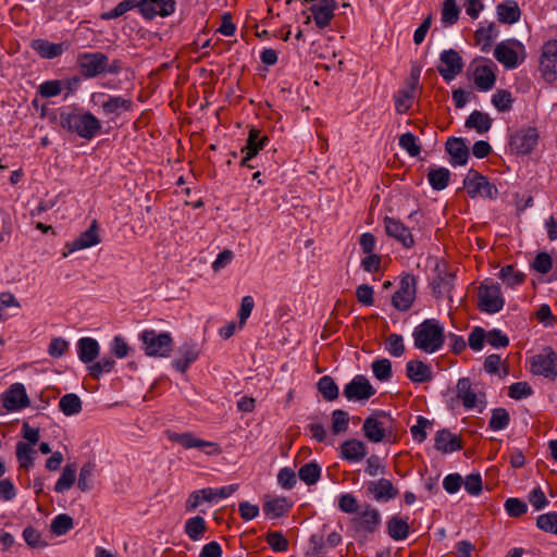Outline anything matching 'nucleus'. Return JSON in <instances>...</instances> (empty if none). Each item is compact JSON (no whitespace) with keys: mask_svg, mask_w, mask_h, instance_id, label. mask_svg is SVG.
<instances>
[{"mask_svg":"<svg viewBox=\"0 0 557 557\" xmlns=\"http://www.w3.org/2000/svg\"><path fill=\"white\" fill-rule=\"evenodd\" d=\"M460 10L456 0H444L442 7V22L446 25H454L459 18Z\"/></svg>","mask_w":557,"mask_h":557,"instance_id":"nucleus-49","label":"nucleus"},{"mask_svg":"<svg viewBox=\"0 0 557 557\" xmlns=\"http://www.w3.org/2000/svg\"><path fill=\"white\" fill-rule=\"evenodd\" d=\"M413 103L412 89H401L395 96V109L397 113H406Z\"/></svg>","mask_w":557,"mask_h":557,"instance_id":"nucleus-53","label":"nucleus"},{"mask_svg":"<svg viewBox=\"0 0 557 557\" xmlns=\"http://www.w3.org/2000/svg\"><path fill=\"white\" fill-rule=\"evenodd\" d=\"M376 393L364 375H356L345 385L343 394L348 400L361 401L371 398Z\"/></svg>","mask_w":557,"mask_h":557,"instance_id":"nucleus-14","label":"nucleus"},{"mask_svg":"<svg viewBox=\"0 0 557 557\" xmlns=\"http://www.w3.org/2000/svg\"><path fill=\"white\" fill-rule=\"evenodd\" d=\"M510 416L505 408H495L492 411V417L488 426L494 431L504 430L509 425Z\"/></svg>","mask_w":557,"mask_h":557,"instance_id":"nucleus-50","label":"nucleus"},{"mask_svg":"<svg viewBox=\"0 0 557 557\" xmlns=\"http://www.w3.org/2000/svg\"><path fill=\"white\" fill-rule=\"evenodd\" d=\"M539 132L535 127L518 129L510 136L509 146L517 154H529L537 146Z\"/></svg>","mask_w":557,"mask_h":557,"instance_id":"nucleus-11","label":"nucleus"},{"mask_svg":"<svg viewBox=\"0 0 557 557\" xmlns=\"http://www.w3.org/2000/svg\"><path fill=\"white\" fill-rule=\"evenodd\" d=\"M298 475L307 485H313L320 480L321 467L314 461L305 463L300 467Z\"/></svg>","mask_w":557,"mask_h":557,"instance_id":"nucleus-46","label":"nucleus"},{"mask_svg":"<svg viewBox=\"0 0 557 557\" xmlns=\"http://www.w3.org/2000/svg\"><path fill=\"white\" fill-rule=\"evenodd\" d=\"M367 455V447L359 440H347L341 445V457L348 461H360Z\"/></svg>","mask_w":557,"mask_h":557,"instance_id":"nucleus-30","label":"nucleus"},{"mask_svg":"<svg viewBox=\"0 0 557 557\" xmlns=\"http://www.w3.org/2000/svg\"><path fill=\"white\" fill-rule=\"evenodd\" d=\"M440 60L444 66H438L437 71L446 82L454 79L458 74L462 72V58L456 50H444L441 53Z\"/></svg>","mask_w":557,"mask_h":557,"instance_id":"nucleus-17","label":"nucleus"},{"mask_svg":"<svg viewBox=\"0 0 557 557\" xmlns=\"http://www.w3.org/2000/svg\"><path fill=\"white\" fill-rule=\"evenodd\" d=\"M382 522L380 511L370 504H366L355 517L350 519V523L356 533L373 534Z\"/></svg>","mask_w":557,"mask_h":557,"instance_id":"nucleus-6","label":"nucleus"},{"mask_svg":"<svg viewBox=\"0 0 557 557\" xmlns=\"http://www.w3.org/2000/svg\"><path fill=\"white\" fill-rule=\"evenodd\" d=\"M399 146L405 149L410 157H417L421 152V146L411 133H405L399 137Z\"/></svg>","mask_w":557,"mask_h":557,"instance_id":"nucleus-58","label":"nucleus"},{"mask_svg":"<svg viewBox=\"0 0 557 557\" xmlns=\"http://www.w3.org/2000/svg\"><path fill=\"white\" fill-rule=\"evenodd\" d=\"M478 298L479 309L486 313L499 312L505 305L500 287L497 284L482 283L479 287Z\"/></svg>","mask_w":557,"mask_h":557,"instance_id":"nucleus-9","label":"nucleus"},{"mask_svg":"<svg viewBox=\"0 0 557 557\" xmlns=\"http://www.w3.org/2000/svg\"><path fill=\"white\" fill-rule=\"evenodd\" d=\"M497 36L496 26L491 23L488 26H481L474 33L475 45L481 46V50L484 52L490 51L492 42Z\"/></svg>","mask_w":557,"mask_h":557,"instance_id":"nucleus-38","label":"nucleus"},{"mask_svg":"<svg viewBox=\"0 0 557 557\" xmlns=\"http://www.w3.org/2000/svg\"><path fill=\"white\" fill-rule=\"evenodd\" d=\"M107 54L103 52H83L77 55V66L84 78H94L104 73Z\"/></svg>","mask_w":557,"mask_h":557,"instance_id":"nucleus-10","label":"nucleus"},{"mask_svg":"<svg viewBox=\"0 0 557 557\" xmlns=\"http://www.w3.org/2000/svg\"><path fill=\"white\" fill-rule=\"evenodd\" d=\"M368 493L373 495L377 502H387L398 496V490L388 479L370 481L367 486Z\"/></svg>","mask_w":557,"mask_h":557,"instance_id":"nucleus-22","label":"nucleus"},{"mask_svg":"<svg viewBox=\"0 0 557 557\" xmlns=\"http://www.w3.org/2000/svg\"><path fill=\"white\" fill-rule=\"evenodd\" d=\"M496 12L498 21L504 24L517 23L521 16L520 8L513 0L499 3L496 8Z\"/></svg>","mask_w":557,"mask_h":557,"instance_id":"nucleus-35","label":"nucleus"},{"mask_svg":"<svg viewBox=\"0 0 557 557\" xmlns=\"http://www.w3.org/2000/svg\"><path fill=\"white\" fill-rule=\"evenodd\" d=\"M174 11V0H140V14L147 20H152L157 15L165 17Z\"/></svg>","mask_w":557,"mask_h":557,"instance_id":"nucleus-19","label":"nucleus"},{"mask_svg":"<svg viewBox=\"0 0 557 557\" xmlns=\"http://www.w3.org/2000/svg\"><path fill=\"white\" fill-rule=\"evenodd\" d=\"M530 370L535 375L555 380L557 377V354L547 346L542 352L530 358Z\"/></svg>","mask_w":557,"mask_h":557,"instance_id":"nucleus-5","label":"nucleus"},{"mask_svg":"<svg viewBox=\"0 0 557 557\" xmlns=\"http://www.w3.org/2000/svg\"><path fill=\"white\" fill-rule=\"evenodd\" d=\"M269 141L270 139L268 136L261 135L259 129L251 127L242 152L248 154V158H255L259 151L269 144Z\"/></svg>","mask_w":557,"mask_h":557,"instance_id":"nucleus-29","label":"nucleus"},{"mask_svg":"<svg viewBox=\"0 0 557 557\" xmlns=\"http://www.w3.org/2000/svg\"><path fill=\"white\" fill-rule=\"evenodd\" d=\"M349 425V416L342 409H336L332 412V432L339 434L347 431Z\"/></svg>","mask_w":557,"mask_h":557,"instance_id":"nucleus-54","label":"nucleus"},{"mask_svg":"<svg viewBox=\"0 0 557 557\" xmlns=\"http://www.w3.org/2000/svg\"><path fill=\"white\" fill-rule=\"evenodd\" d=\"M414 347L426 354L441 350L445 344L444 326L436 319H425L412 333Z\"/></svg>","mask_w":557,"mask_h":557,"instance_id":"nucleus-2","label":"nucleus"},{"mask_svg":"<svg viewBox=\"0 0 557 557\" xmlns=\"http://www.w3.org/2000/svg\"><path fill=\"white\" fill-rule=\"evenodd\" d=\"M513 47L522 48V44L517 39H512L509 44L500 42L494 49L495 59L505 65L507 69H515L518 66V54Z\"/></svg>","mask_w":557,"mask_h":557,"instance_id":"nucleus-21","label":"nucleus"},{"mask_svg":"<svg viewBox=\"0 0 557 557\" xmlns=\"http://www.w3.org/2000/svg\"><path fill=\"white\" fill-rule=\"evenodd\" d=\"M2 407L7 411H17L29 406L25 386L22 383L12 384L1 396Z\"/></svg>","mask_w":557,"mask_h":557,"instance_id":"nucleus-15","label":"nucleus"},{"mask_svg":"<svg viewBox=\"0 0 557 557\" xmlns=\"http://www.w3.org/2000/svg\"><path fill=\"white\" fill-rule=\"evenodd\" d=\"M513 102L515 98L511 92L506 89L497 90L492 97V103L499 112L510 111Z\"/></svg>","mask_w":557,"mask_h":557,"instance_id":"nucleus-47","label":"nucleus"},{"mask_svg":"<svg viewBox=\"0 0 557 557\" xmlns=\"http://www.w3.org/2000/svg\"><path fill=\"white\" fill-rule=\"evenodd\" d=\"M76 479V465L69 463L63 468L62 474L55 483L54 491L63 493L70 490Z\"/></svg>","mask_w":557,"mask_h":557,"instance_id":"nucleus-42","label":"nucleus"},{"mask_svg":"<svg viewBox=\"0 0 557 557\" xmlns=\"http://www.w3.org/2000/svg\"><path fill=\"white\" fill-rule=\"evenodd\" d=\"M99 344L91 337H83L77 343L78 357L82 362L90 363L99 355Z\"/></svg>","mask_w":557,"mask_h":557,"instance_id":"nucleus-36","label":"nucleus"},{"mask_svg":"<svg viewBox=\"0 0 557 557\" xmlns=\"http://www.w3.org/2000/svg\"><path fill=\"white\" fill-rule=\"evenodd\" d=\"M338 508L345 513H357L359 511L358 500L350 493L343 494L338 498Z\"/></svg>","mask_w":557,"mask_h":557,"instance_id":"nucleus-64","label":"nucleus"},{"mask_svg":"<svg viewBox=\"0 0 557 557\" xmlns=\"http://www.w3.org/2000/svg\"><path fill=\"white\" fill-rule=\"evenodd\" d=\"M417 295V278L406 273L401 276L398 289L392 297V305L399 311H408Z\"/></svg>","mask_w":557,"mask_h":557,"instance_id":"nucleus-8","label":"nucleus"},{"mask_svg":"<svg viewBox=\"0 0 557 557\" xmlns=\"http://www.w3.org/2000/svg\"><path fill=\"white\" fill-rule=\"evenodd\" d=\"M493 120L487 113L474 110L466 120L465 126L473 128L479 134H484L490 131Z\"/></svg>","mask_w":557,"mask_h":557,"instance_id":"nucleus-37","label":"nucleus"},{"mask_svg":"<svg viewBox=\"0 0 557 557\" xmlns=\"http://www.w3.org/2000/svg\"><path fill=\"white\" fill-rule=\"evenodd\" d=\"M457 398L462 403L463 407L467 410L474 409L482 405V408L485 405V394H478L472 388V383L469 377H461L457 382L456 386Z\"/></svg>","mask_w":557,"mask_h":557,"instance_id":"nucleus-16","label":"nucleus"},{"mask_svg":"<svg viewBox=\"0 0 557 557\" xmlns=\"http://www.w3.org/2000/svg\"><path fill=\"white\" fill-rule=\"evenodd\" d=\"M134 102L121 96H109L101 103V109L106 115H120L122 111H131Z\"/></svg>","mask_w":557,"mask_h":557,"instance_id":"nucleus-34","label":"nucleus"},{"mask_svg":"<svg viewBox=\"0 0 557 557\" xmlns=\"http://www.w3.org/2000/svg\"><path fill=\"white\" fill-rule=\"evenodd\" d=\"M434 441L435 449L444 454L454 453L462 449L461 438L453 434L447 429L437 431Z\"/></svg>","mask_w":557,"mask_h":557,"instance_id":"nucleus-23","label":"nucleus"},{"mask_svg":"<svg viewBox=\"0 0 557 557\" xmlns=\"http://www.w3.org/2000/svg\"><path fill=\"white\" fill-rule=\"evenodd\" d=\"M73 528V519L65 515H58L51 522V532L57 535L66 534Z\"/></svg>","mask_w":557,"mask_h":557,"instance_id":"nucleus-57","label":"nucleus"},{"mask_svg":"<svg viewBox=\"0 0 557 557\" xmlns=\"http://www.w3.org/2000/svg\"><path fill=\"white\" fill-rule=\"evenodd\" d=\"M178 351L182 357L173 360V367L177 371L185 373L189 366L198 359L199 350L196 345L185 343L180 347Z\"/></svg>","mask_w":557,"mask_h":557,"instance_id":"nucleus-31","label":"nucleus"},{"mask_svg":"<svg viewBox=\"0 0 557 557\" xmlns=\"http://www.w3.org/2000/svg\"><path fill=\"white\" fill-rule=\"evenodd\" d=\"M265 541L274 552H285L288 549L289 543L281 532H268Z\"/></svg>","mask_w":557,"mask_h":557,"instance_id":"nucleus-59","label":"nucleus"},{"mask_svg":"<svg viewBox=\"0 0 557 557\" xmlns=\"http://www.w3.org/2000/svg\"><path fill=\"white\" fill-rule=\"evenodd\" d=\"M60 125L69 133L90 140L101 131V122L90 112H83L74 109L71 112H61Z\"/></svg>","mask_w":557,"mask_h":557,"instance_id":"nucleus-1","label":"nucleus"},{"mask_svg":"<svg viewBox=\"0 0 557 557\" xmlns=\"http://www.w3.org/2000/svg\"><path fill=\"white\" fill-rule=\"evenodd\" d=\"M59 408L65 416L77 414L82 411V400L76 394H65L59 401Z\"/></svg>","mask_w":557,"mask_h":557,"instance_id":"nucleus-45","label":"nucleus"},{"mask_svg":"<svg viewBox=\"0 0 557 557\" xmlns=\"http://www.w3.org/2000/svg\"><path fill=\"white\" fill-rule=\"evenodd\" d=\"M386 529L391 539L394 541H404L408 537L410 532L408 518L393 516L386 522Z\"/></svg>","mask_w":557,"mask_h":557,"instance_id":"nucleus-33","label":"nucleus"},{"mask_svg":"<svg viewBox=\"0 0 557 557\" xmlns=\"http://www.w3.org/2000/svg\"><path fill=\"white\" fill-rule=\"evenodd\" d=\"M536 527L544 532L557 535V512L552 511L540 515L536 519Z\"/></svg>","mask_w":557,"mask_h":557,"instance_id":"nucleus-52","label":"nucleus"},{"mask_svg":"<svg viewBox=\"0 0 557 557\" xmlns=\"http://www.w3.org/2000/svg\"><path fill=\"white\" fill-rule=\"evenodd\" d=\"M135 8L140 10V0H124L120 2L114 9L101 13L100 18L103 21L114 20Z\"/></svg>","mask_w":557,"mask_h":557,"instance_id":"nucleus-44","label":"nucleus"},{"mask_svg":"<svg viewBox=\"0 0 557 557\" xmlns=\"http://www.w3.org/2000/svg\"><path fill=\"white\" fill-rule=\"evenodd\" d=\"M115 361L111 357H103L97 362L89 366V374L92 379L99 380L103 373H109L113 370Z\"/></svg>","mask_w":557,"mask_h":557,"instance_id":"nucleus-51","label":"nucleus"},{"mask_svg":"<svg viewBox=\"0 0 557 557\" xmlns=\"http://www.w3.org/2000/svg\"><path fill=\"white\" fill-rule=\"evenodd\" d=\"M336 8L337 2L335 0H318V2L310 5L311 16L307 17L306 23H310L312 17L318 28L323 29L330 26Z\"/></svg>","mask_w":557,"mask_h":557,"instance_id":"nucleus-12","label":"nucleus"},{"mask_svg":"<svg viewBox=\"0 0 557 557\" xmlns=\"http://www.w3.org/2000/svg\"><path fill=\"white\" fill-rule=\"evenodd\" d=\"M30 48L42 59H54L64 52L65 45L64 42H50L47 39H34L30 42Z\"/></svg>","mask_w":557,"mask_h":557,"instance_id":"nucleus-28","label":"nucleus"},{"mask_svg":"<svg viewBox=\"0 0 557 557\" xmlns=\"http://www.w3.org/2000/svg\"><path fill=\"white\" fill-rule=\"evenodd\" d=\"M383 222L387 236L396 239L407 249L414 246L411 231L403 222L391 216H385Z\"/></svg>","mask_w":557,"mask_h":557,"instance_id":"nucleus-18","label":"nucleus"},{"mask_svg":"<svg viewBox=\"0 0 557 557\" xmlns=\"http://www.w3.org/2000/svg\"><path fill=\"white\" fill-rule=\"evenodd\" d=\"M557 39L546 41L541 50L539 71L541 77L548 84L557 81Z\"/></svg>","mask_w":557,"mask_h":557,"instance_id":"nucleus-7","label":"nucleus"},{"mask_svg":"<svg viewBox=\"0 0 557 557\" xmlns=\"http://www.w3.org/2000/svg\"><path fill=\"white\" fill-rule=\"evenodd\" d=\"M499 278L508 287H516L524 283L527 276L524 273L518 271L513 264L504 265L499 271Z\"/></svg>","mask_w":557,"mask_h":557,"instance_id":"nucleus-39","label":"nucleus"},{"mask_svg":"<svg viewBox=\"0 0 557 557\" xmlns=\"http://www.w3.org/2000/svg\"><path fill=\"white\" fill-rule=\"evenodd\" d=\"M293 507V503L287 497H268L263 503V512L270 519L281 518L287 515Z\"/></svg>","mask_w":557,"mask_h":557,"instance_id":"nucleus-26","label":"nucleus"},{"mask_svg":"<svg viewBox=\"0 0 557 557\" xmlns=\"http://www.w3.org/2000/svg\"><path fill=\"white\" fill-rule=\"evenodd\" d=\"M494 63L476 64L473 71V82L478 89L490 90L495 85L496 75L494 73Z\"/></svg>","mask_w":557,"mask_h":557,"instance_id":"nucleus-24","label":"nucleus"},{"mask_svg":"<svg viewBox=\"0 0 557 557\" xmlns=\"http://www.w3.org/2000/svg\"><path fill=\"white\" fill-rule=\"evenodd\" d=\"M386 350L394 357H400L405 352L403 336L396 333L391 334L385 342Z\"/></svg>","mask_w":557,"mask_h":557,"instance_id":"nucleus-60","label":"nucleus"},{"mask_svg":"<svg viewBox=\"0 0 557 557\" xmlns=\"http://www.w3.org/2000/svg\"><path fill=\"white\" fill-rule=\"evenodd\" d=\"M380 417L386 418L387 416L381 411L375 416L368 417L363 422L364 436L372 443H380L386 437L385 423L379 419Z\"/></svg>","mask_w":557,"mask_h":557,"instance_id":"nucleus-20","label":"nucleus"},{"mask_svg":"<svg viewBox=\"0 0 557 557\" xmlns=\"http://www.w3.org/2000/svg\"><path fill=\"white\" fill-rule=\"evenodd\" d=\"M484 342H486V331L481 326L473 327L468 337L469 347L479 351L483 348Z\"/></svg>","mask_w":557,"mask_h":557,"instance_id":"nucleus-61","label":"nucleus"},{"mask_svg":"<svg viewBox=\"0 0 557 557\" xmlns=\"http://www.w3.org/2000/svg\"><path fill=\"white\" fill-rule=\"evenodd\" d=\"M431 426L432 422L429 419L424 418L423 416H418L417 424L410 428L412 438L418 443L424 442L428 436L426 429Z\"/></svg>","mask_w":557,"mask_h":557,"instance_id":"nucleus-56","label":"nucleus"},{"mask_svg":"<svg viewBox=\"0 0 557 557\" xmlns=\"http://www.w3.org/2000/svg\"><path fill=\"white\" fill-rule=\"evenodd\" d=\"M531 267L541 274H547L553 268V259L547 252H539Z\"/></svg>","mask_w":557,"mask_h":557,"instance_id":"nucleus-62","label":"nucleus"},{"mask_svg":"<svg viewBox=\"0 0 557 557\" xmlns=\"http://www.w3.org/2000/svg\"><path fill=\"white\" fill-rule=\"evenodd\" d=\"M430 185L435 190H442L449 184L450 172L446 168L431 169L428 173Z\"/></svg>","mask_w":557,"mask_h":557,"instance_id":"nucleus-41","label":"nucleus"},{"mask_svg":"<svg viewBox=\"0 0 557 557\" xmlns=\"http://www.w3.org/2000/svg\"><path fill=\"white\" fill-rule=\"evenodd\" d=\"M463 187L472 199L482 197L494 200L498 196V189L486 176L471 169L463 180Z\"/></svg>","mask_w":557,"mask_h":557,"instance_id":"nucleus-3","label":"nucleus"},{"mask_svg":"<svg viewBox=\"0 0 557 557\" xmlns=\"http://www.w3.org/2000/svg\"><path fill=\"white\" fill-rule=\"evenodd\" d=\"M100 242L99 233H98V224L97 221H92L90 227L83 232L73 242L67 243L65 247L70 252H74L76 250L85 249L97 245Z\"/></svg>","mask_w":557,"mask_h":557,"instance_id":"nucleus-25","label":"nucleus"},{"mask_svg":"<svg viewBox=\"0 0 557 557\" xmlns=\"http://www.w3.org/2000/svg\"><path fill=\"white\" fill-rule=\"evenodd\" d=\"M407 376L413 383H424L432 380V370L431 368L420 361V360H410L406 366Z\"/></svg>","mask_w":557,"mask_h":557,"instance_id":"nucleus-32","label":"nucleus"},{"mask_svg":"<svg viewBox=\"0 0 557 557\" xmlns=\"http://www.w3.org/2000/svg\"><path fill=\"white\" fill-rule=\"evenodd\" d=\"M447 153L451 157L454 164L463 165L469 158V149L463 138L450 137L445 144Z\"/></svg>","mask_w":557,"mask_h":557,"instance_id":"nucleus-27","label":"nucleus"},{"mask_svg":"<svg viewBox=\"0 0 557 557\" xmlns=\"http://www.w3.org/2000/svg\"><path fill=\"white\" fill-rule=\"evenodd\" d=\"M318 391L322 394L323 398L327 401H333L338 398L339 391L334 379L330 375L322 376L318 384Z\"/></svg>","mask_w":557,"mask_h":557,"instance_id":"nucleus-43","label":"nucleus"},{"mask_svg":"<svg viewBox=\"0 0 557 557\" xmlns=\"http://www.w3.org/2000/svg\"><path fill=\"white\" fill-rule=\"evenodd\" d=\"M140 339L143 341L147 356L166 357L172 350L173 339L166 332L157 333L154 330H145L140 334Z\"/></svg>","mask_w":557,"mask_h":557,"instance_id":"nucleus-4","label":"nucleus"},{"mask_svg":"<svg viewBox=\"0 0 557 557\" xmlns=\"http://www.w3.org/2000/svg\"><path fill=\"white\" fill-rule=\"evenodd\" d=\"M166 435L171 442L180 444L185 449L210 447L211 450L206 451L208 455H219L222 451L216 443L197 438L190 432L176 433L173 431H168Z\"/></svg>","mask_w":557,"mask_h":557,"instance_id":"nucleus-13","label":"nucleus"},{"mask_svg":"<svg viewBox=\"0 0 557 557\" xmlns=\"http://www.w3.org/2000/svg\"><path fill=\"white\" fill-rule=\"evenodd\" d=\"M207 531V524L201 516L189 518L185 523V533L191 541H198Z\"/></svg>","mask_w":557,"mask_h":557,"instance_id":"nucleus-40","label":"nucleus"},{"mask_svg":"<svg viewBox=\"0 0 557 557\" xmlns=\"http://www.w3.org/2000/svg\"><path fill=\"white\" fill-rule=\"evenodd\" d=\"M35 450L29 444L18 442L16 445V458L20 462V468L29 469L34 463Z\"/></svg>","mask_w":557,"mask_h":557,"instance_id":"nucleus-48","label":"nucleus"},{"mask_svg":"<svg viewBox=\"0 0 557 557\" xmlns=\"http://www.w3.org/2000/svg\"><path fill=\"white\" fill-rule=\"evenodd\" d=\"M372 371L379 381H388L392 377V363L388 359H377L372 363Z\"/></svg>","mask_w":557,"mask_h":557,"instance_id":"nucleus-55","label":"nucleus"},{"mask_svg":"<svg viewBox=\"0 0 557 557\" xmlns=\"http://www.w3.org/2000/svg\"><path fill=\"white\" fill-rule=\"evenodd\" d=\"M533 394L528 382H516L509 386L508 396L512 399H522Z\"/></svg>","mask_w":557,"mask_h":557,"instance_id":"nucleus-63","label":"nucleus"}]
</instances>
